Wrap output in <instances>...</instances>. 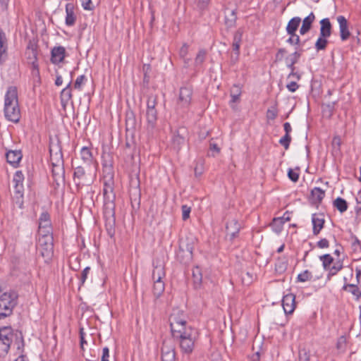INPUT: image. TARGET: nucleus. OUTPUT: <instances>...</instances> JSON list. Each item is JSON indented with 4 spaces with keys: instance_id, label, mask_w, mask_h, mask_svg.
Wrapping results in <instances>:
<instances>
[{
    "instance_id": "nucleus-1",
    "label": "nucleus",
    "mask_w": 361,
    "mask_h": 361,
    "mask_svg": "<svg viewBox=\"0 0 361 361\" xmlns=\"http://www.w3.org/2000/svg\"><path fill=\"white\" fill-rule=\"evenodd\" d=\"M4 113L5 118L14 123L20 121L21 115L18 104V90L15 86H9L4 97Z\"/></svg>"
},
{
    "instance_id": "nucleus-2",
    "label": "nucleus",
    "mask_w": 361,
    "mask_h": 361,
    "mask_svg": "<svg viewBox=\"0 0 361 361\" xmlns=\"http://www.w3.org/2000/svg\"><path fill=\"white\" fill-rule=\"evenodd\" d=\"M49 154L52 177L56 185H59L60 183L64 182L65 178L63 154L59 142L50 144Z\"/></svg>"
},
{
    "instance_id": "nucleus-3",
    "label": "nucleus",
    "mask_w": 361,
    "mask_h": 361,
    "mask_svg": "<svg viewBox=\"0 0 361 361\" xmlns=\"http://www.w3.org/2000/svg\"><path fill=\"white\" fill-rule=\"evenodd\" d=\"M14 341L17 350L23 353L24 339L20 331L13 332L11 327L0 329V355L8 353L11 343Z\"/></svg>"
},
{
    "instance_id": "nucleus-4",
    "label": "nucleus",
    "mask_w": 361,
    "mask_h": 361,
    "mask_svg": "<svg viewBox=\"0 0 361 361\" xmlns=\"http://www.w3.org/2000/svg\"><path fill=\"white\" fill-rule=\"evenodd\" d=\"M198 333L194 328H187L184 331L173 336L179 341L181 351L185 354H190L194 350L195 343L197 338Z\"/></svg>"
},
{
    "instance_id": "nucleus-5",
    "label": "nucleus",
    "mask_w": 361,
    "mask_h": 361,
    "mask_svg": "<svg viewBox=\"0 0 361 361\" xmlns=\"http://www.w3.org/2000/svg\"><path fill=\"white\" fill-rule=\"evenodd\" d=\"M113 176L108 180H104L103 186L104 196V213L111 216L112 212H115V200Z\"/></svg>"
},
{
    "instance_id": "nucleus-6",
    "label": "nucleus",
    "mask_w": 361,
    "mask_h": 361,
    "mask_svg": "<svg viewBox=\"0 0 361 361\" xmlns=\"http://www.w3.org/2000/svg\"><path fill=\"white\" fill-rule=\"evenodd\" d=\"M18 295L14 291L6 292L0 296V319L12 314L17 305Z\"/></svg>"
},
{
    "instance_id": "nucleus-7",
    "label": "nucleus",
    "mask_w": 361,
    "mask_h": 361,
    "mask_svg": "<svg viewBox=\"0 0 361 361\" xmlns=\"http://www.w3.org/2000/svg\"><path fill=\"white\" fill-rule=\"evenodd\" d=\"M38 249L42 257L50 259L54 252L52 233L39 234Z\"/></svg>"
},
{
    "instance_id": "nucleus-8",
    "label": "nucleus",
    "mask_w": 361,
    "mask_h": 361,
    "mask_svg": "<svg viewBox=\"0 0 361 361\" xmlns=\"http://www.w3.org/2000/svg\"><path fill=\"white\" fill-rule=\"evenodd\" d=\"M192 92L190 86H183L180 88L177 103L178 107L183 109L189 107L192 101Z\"/></svg>"
},
{
    "instance_id": "nucleus-9",
    "label": "nucleus",
    "mask_w": 361,
    "mask_h": 361,
    "mask_svg": "<svg viewBox=\"0 0 361 361\" xmlns=\"http://www.w3.org/2000/svg\"><path fill=\"white\" fill-rule=\"evenodd\" d=\"M73 180L78 188H81L85 185H90L91 180L87 179V176L84 166H78L74 169Z\"/></svg>"
},
{
    "instance_id": "nucleus-10",
    "label": "nucleus",
    "mask_w": 361,
    "mask_h": 361,
    "mask_svg": "<svg viewBox=\"0 0 361 361\" xmlns=\"http://www.w3.org/2000/svg\"><path fill=\"white\" fill-rule=\"evenodd\" d=\"M169 321L172 336L184 331L187 328H192L187 325L185 319H180L175 314H172L170 317Z\"/></svg>"
},
{
    "instance_id": "nucleus-11",
    "label": "nucleus",
    "mask_w": 361,
    "mask_h": 361,
    "mask_svg": "<svg viewBox=\"0 0 361 361\" xmlns=\"http://www.w3.org/2000/svg\"><path fill=\"white\" fill-rule=\"evenodd\" d=\"M52 233L50 215L47 212L41 214L39 218L38 234Z\"/></svg>"
},
{
    "instance_id": "nucleus-12",
    "label": "nucleus",
    "mask_w": 361,
    "mask_h": 361,
    "mask_svg": "<svg viewBox=\"0 0 361 361\" xmlns=\"http://www.w3.org/2000/svg\"><path fill=\"white\" fill-rule=\"evenodd\" d=\"M175 347L171 341H164L161 346V361H175Z\"/></svg>"
},
{
    "instance_id": "nucleus-13",
    "label": "nucleus",
    "mask_w": 361,
    "mask_h": 361,
    "mask_svg": "<svg viewBox=\"0 0 361 361\" xmlns=\"http://www.w3.org/2000/svg\"><path fill=\"white\" fill-rule=\"evenodd\" d=\"M282 306L285 314H292L296 307L295 295L293 293H288L283 297Z\"/></svg>"
},
{
    "instance_id": "nucleus-14",
    "label": "nucleus",
    "mask_w": 361,
    "mask_h": 361,
    "mask_svg": "<svg viewBox=\"0 0 361 361\" xmlns=\"http://www.w3.org/2000/svg\"><path fill=\"white\" fill-rule=\"evenodd\" d=\"M312 233L317 235L324 226L325 219L323 213H316L312 215Z\"/></svg>"
},
{
    "instance_id": "nucleus-15",
    "label": "nucleus",
    "mask_w": 361,
    "mask_h": 361,
    "mask_svg": "<svg viewBox=\"0 0 361 361\" xmlns=\"http://www.w3.org/2000/svg\"><path fill=\"white\" fill-rule=\"evenodd\" d=\"M196 242L197 239L193 236L187 237L184 240L180 241L179 249L186 251V258L188 259L193 255V250L195 249Z\"/></svg>"
},
{
    "instance_id": "nucleus-16",
    "label": "nucleus",
    "mask_w": 361,
    "mask_h": 361,
    "mask_svg": "<svg viewBox=\"0 0 361 361\" xmlns=\"http://www.w3.org/2000/svg\"><path fill=\"white\" fill-rule=\"evenodd\" d=\"M66 57V49L62 46L54 47L51 51V62L58 64L62 62Z\"/></svg>"
},
{
    "instance_id": "nucleus-17",
    "label": "nucleus",
    "mask_w": 361,
    "mask_h": 361,
    "mask_svg": "<svg viewBox=\"0 0 361 361\" xmlns=\"http://www.w3.org/2000/svg\"><path fill=\"white\" fill-rule=\"evenodd\" d=\"M337 21L339 25L341 39L342 41H345L350 36L348 20L343 16H338L337 17Z\"/></svg>"
},
{
    "instance_id": "nucleus-18",
    "label": "nucleus",
    "mask_w": 361,
    "mask_h": 361,
    "mask_svg": "<svg viewBox=\"0 0 361 361\" xmlns=\"http://www.w3.org/2000/svg\"><path fill=\"white\" fill-rule=\"evenodd\" d=\"M185 132V128H180L173 133L172 137V145L173 148L177 151H179L181 146L185 143V138L183 135Z\"/></svg>"
},
{
    "instance_id": "nucleus-19",
    "label": "nucleus",
    "mask_w": 361,
    "mask_h": 361,
    "mask_svg": "<svg viewBox=\"0 0 361 361\" xmlns=\"http://www.w3.org/2000/svg\"><path fill=\"white\" fill-rule=\"evenodd\" d=\"M316 16L313 12H311L306 16L302 22V26L300 28V34L304 35L307 34L312 27V23L314 22Z\"/></svg>"
},
{
    "instance_id": "nucleus-20",
    "label": "nucleus",
    "mask_w": 361,
    "mask_h": 361,
    "mask_svg": "<svg viewBox=\"0 0 361 361\" xmlns=\"http://www.w3.org/2000/svg\"><path fill=\"white\" fill-rule=\"evenodd\" d=\"M226 229L227 233L231 235L230 239L232 240L238 236L240 230V225L236 219H232L226 224Z\"/></svg>"
},
{
    "instance_id": "nucleus-21",
    "label": "nucleus",
    "mask_w": 361,
    "mask_h": 361,
    "mask_svg": "<svg viewBox=\"0 0 361 361\" xmlns=\"http://www.w3.org/2000/svg\"><path fill=\"white\" fill-rule=\"evenodd\" d=\"M22 157L20 150H9L6 154V161L14 167L18 165Z\"/></svg>"
},
{
    "instance_id": "nucleus-22",
    "label": "nucleus",
    "mask_w": 361,
    "mask_h": 361,
    "mask_svg": "<svg viewBox=\"0 0 361 361\" xmlns=\"http://www.w3.org/2000/svg\"><path fill=\"white\" fill-rule=\"evenodd\" d=\"M325 197V191L319 187L311 190L310 201L313 204H319Z\"/></svg>"
},
{
    "instance_id": "nucleus-23",
    "label": "nucleus",
    "mask_w": 361,
    "mask_h": 361,
    "mask_svg": "<svg viewBox=\"0 0 361 361\" xmlns=\"http://www.w3.org/2000/svg\"><path fill=\"white\" fill-rule=\"evenodd\" d=\"M66 25L68 26H73L76 21V16L74 13V6L73 4L68 3L66 5Z\"/></svg>"
},
{
    "instance_id": "nucleus-24",
    "label": "nucleus",
    "mask_w": 361,
    "mask_h": 361,
    "mask_svg": "<svg viewBox=\"0 0 361 361\" xmlns=\"http://www.w3.org/2000/svg\"><path fill=\"white\" fill-rule=\"evenodd\" d=\"M147 128L149 130H152L156 125L157 121V109H147L146 111Z\"/></svg>"
},
{
    "instance_id": "nucleus-25",
    "label": "nucleus",
    "mask_w": 361,
    "mask_h": 361,
    "mask_svg": "<svg viewBox=\"0 0 361 361\" xmlns=\"http://www.w3.org/2000/svg\"><path fill=\"white\" fill-rule=\"evenodd\" d=\"M320 30H319V35H321L322 37L323 35L324 37H329L331 35L332 33V25L330 22L329 18H325L320 20Z\"/></svg>"
},
{
    "instance_id": "nucleus-26",
    "label": "nucleus",
    "mask_w": 361,
    "mask_h": 361,
    "mask_svg": "<svg viewBox=\"0 0 361 361\" xmlns=\"http://www.w3.org/2000/svg\"><path fill=\"white\" fill-rule=\"evenodd\" d=\"M25 56L28 63H30L31 66L37 64V47L34 44L28 45L25 51Z\"/></svg>"
},
{
    "instance_id": "nucleus-27",
    "label": "nucleus",
    "mask_w": 361,
    "mask_h": 361,
    "mask_svg": "<svg viewBox=\"0 0 361 361\" xmlns=\"http://www.w3.org/2000/svg\"><path fill=\"white\" fill-rule=\"evenodd\" d=\"M7 39L4 31L0 28V64L3 63L6 58Z\"/></svg>"
},
{
    "instance_id": "nucleus-28",
    "label": "nucleus",
    "mask_w": 361,
    "mask_h": 361,
    "mask_svg": "<svg viewBox=\"0 0 361 361\" xmlns=\"http://www.w3.org/2000/svg\"><path fill=\"white\" fill-rule=\"evenodd\" d=\"M106 219V228L109 235L112 237L114 235V225H115V212H112L111 216L107 213H104Z\"/></svg>"
},
{
    "instance_id": "nucleus-29",
    "label": "nucleus",
    "mask_w": 361,
    "mask_h": 361,
    "mask_svg": "<svg viewBox=\"0 0 361 361\" xmlns=\"http://www.w3.org/2000/svg\"><path fill=\"white\" fill-rule=\"evenodd\" d=\"M302 20L300 17H293L291 18L286 26V32L289 35H294L296 32Z\"/></svg>"
},
{
    "instance_id": "nucleus-30",
    "label": "nucleus",
    "mask_w": 361,
    "mask_h": 361,
    "mask_svg": "<svg viewBox=\"0 0 361 361\" xmlns=\"http://www.w3.org/2000/svg\"><path fill=\"white\" fill-rule=\"evenodd\" d=\"M302 51V49L299 51H295L294 53L290 55V56L286 59V66L290 71L295 69V64L298 62Z\"/></svg>"
},
{
    "instance_id": "nucleus-31",
    "label": "nucleus",
    "mask_w": 361,
    "mask_h": 361,
    "mask_svg": "<svg viewBox=\"0 0 361 361\" xmlns=\"http://www.w3.org/2000/svg\"><path fill=\"white\" fill-rule=\"evenodd\" d=\"M71 81L67 85V86L62 90L61 92L60 99L61 104L63 106H66L68 102L72 98V93L71 90Z\"/></svg>"
},
{
    "instance_id": "nucleus-32",
    "label": "nucleus",
    "mask_w": 361,
    "mask_h": 361,
    "mask_svg": "<svg viewBox=\"0 0 361 361\" xmlns=\"http://www.w3.org/2000/svg\"><path fill=\"white\" fill-rule=\"evenodd\" d=\"M80 157L82 160L87 166H90L94 161L91 149L87 147H83L80 150Z\"/></svg>"
},
{
    "instance_id": "nucleus-33",
    "label": "nucleus",
    "mask_w": 361,
    "mask_h": 361,
    "mask_svg": "<svg viewBox=\"0 0 361 361\" xmlns=\"http://www.w3.org/2000/svg\"><path fill=\"white\" fill-rule=\"evenodd\" d=\"M166 273L164 267L162 264L154 265L152 271V280L153 281H163L162 279L165 277Z\"/></svg>"
},
{
    "instance_id": "nucleus-34",
    "label": "nucleus",
    "mask_w": 361,
    "mask_h": 361,
    "mask_svg": "<svg viewBox=\"0 0 361 361\" xmlns=\"http://www.w3.org/2000/svg\"><path fill=\"white\" fill-rule=\"evenodd\" d=\"M285 214L282 217L274 218L270 224L272 230L277 234L280 233L283 227V224L286 223Z\"/></svg>"
},
{
    "instance_id": "nucleus-35",
    "label": "nucleus",
    "mask_w": 361,
    "mask_h": 361,
    "mask_svg": "<svg viewBox=\"0 0 361 361\" xmlns=\"http://www.w3.org/2000/svg\"><path fill=\"white\" fill-rule=\"evenodd\" d=\"M243 33V32L242 29L240 28L234 34L232 47L233 51L235 54H240V47L242 42Z\"/></svg>"
},
{
    "instance_id": "nucleus-36",
    "label": "nucleus",
    "mask_w": 361,
    "mask_h": 361,
    "mask_svg": "<svg viewBox=\"0 0 361 361\" xmlns=\"http://www.w3.org/2000/svg\"><path fill=\"white\" fill-rule=\"evenodd\" d=\"M152 292L156 298H159L165 290V283L163 281H153Z\"/></svg>"
},
{
    "instance_id": "nucleus-37",
    "label": "nucleus",
    "mask_w": 361,
    "mask_h": 361,
    "mask_svg": "<svg viewBox=\"0 0 361 361\" xmlns=\"http://www.w3.org/2000/svg\"><path fill=\"white\" fill-rule=\"evenodd\" d=\"M343 269V262L341 261H337L334 264L333 266H330L329 269H327L326 271H329L326 279L330 281L333 276L337 274V273Z\"/></svg>"
},
{
    "instance_id": "nucleus-38",
    "label": "nucleus",
    "mask_w": 361,
    "mask_h": 361,
    "mask_svg": "<svg viewBox=\"0 0 361 361\" xmlns=\"http://www.w3.org/2000/svg\"><path fill=\"white\" fill-rule=\"evenodd\" d=\"M237 16L234 10L228 11V13L225 15V24L227 27H232L235 26Z\"/></svg>"
},
{
    "instance_id": "nucleus-39",
    "label": "nucleus",
    "mask_w": 361,
    "mask_h": 361,
    "mask_svg": "<svg viewBox=\"0 0 361 361\" xmlns=\"http://www.w3.org/2000/svg\"><path fill=\"white\" fill-rule=\"evenodd\" d=\"M192 280L195 288H198L201 285L202 274L199 267H196L192 269Z\"/></svg>"
},
{
    "instance_id": "nucleus-40",
    "label": "nucleus",
    "mask_w": 361,
    "mask_h": 361,
    "mask_svg": "<svg viewBox=\"0 0 361 361\" xmlns=\"http://www.w3.org/2000/svg\"><path fill=\"white\" fill-rule=\"evenodd\" d=\"M207 56V51L205 49H199L195 58V66L196 67L200 66L205 61Z\"/></svg>"
},
{
    "instance_id": "nucleus-41",
    "label": "nucleus",
    "mask_w": 361,
    "mask_h": 361,
    "mask_svg": "<svg viewBox=\"0 0 361 361\" xmlns=\"http://www.w3.org/2000/svg\"><path fill=\"white\" fill-rule=\"evenodd\" d=\"M328 38V37H324V35L322 37L319 35V37L314 44V47L317 51L326 49L329 43Z\"/></svg>"
},
{
    "instance_id": "nucleus-42",
    "label": "nucleus",
    "mask_w": 361,
    "mask_h": 361,
    "mask_svg": "<svg viewBox=\"0 0 361 361\" xmlns=\"http://www.w3.org/2000/svg\"><path fill=\"white\" fill-rule=\"evenodd\" d=\"M343 289L352 293L354 296H355L357 300L361 297V290L357 285L345 284L343 287Z\"/></svg>"
},
{
    "instance_id": "nucleus-43",
    "label": "nucleus",
    "mask_w": 361,
    "mask_h": 361,
    "mask_svg": "<svg viewBox=\"0 0 361 361\" xmlns=\"http://www.w3.org/2000/svg\"><path fill=\"white\" fill-rule=\"evenodd\" d=\"M334 206L341 212L343 213L348 209V203L342 197H337L334 201Z\"/></svg>"
},
{
    "instance_id": "nucleus-44",
    "label": "nucleus",
    "mask_w": 361,
    "mask_h": 361,
    "mask_svg": "<svg viewBox=\"0 0 361 361\" xmlns=\"http://www.w3.org/2000/svg\"><path fill=\"white\" fill-rule=\"evenodd\" d=\"M319 259L322 262V266L324 270H327V269H329V267L334 262V258L329 254H325L319 256Z\"/></svg>"
},
{
    "instance_id": "nucleus-45",
    "label": "nucleus",
    "mask_w": 361,
    "mask_h": 361,
    "mask_svg": "<svg viewBox=\"0 0 361 361\" xmlns=\"http://www.w3.org/2000/svg\"><path fill=\"white\" fill-rule=\"evenodd\" d=\"M32 68V75L34 80L35 85L41 83L40 73L39 69V64H34L31 66Z\"/></svg>"
},
{
    "instance_id": "nucleus-46",
    "label": "nucleus",
    "mask_w": 361,
    "mask_h": 361,
    "mask_svg": "<svg viewBox=\"0 0 361 361\" xmlns=\"http://www.w3.org/2000/svg\"><path fill=\"white\" fill-rule=\"evenodd\" d=\"M186 251L184 250H180L178 249V251L176 253V257L178 259V260L180 261V263H183V264H188L190 262H191L192 259V256H191L190 257H189L188 259L186 258Z\"/></svg>"
},
{
    "instance_id": "nucleus-47",
    "label": "nucleus",
    "mask_w": 361,
    "mask_h": 361,
    "mask_svg": "<svg viewBox=\"0 0 361 361\" xmlns=\"http://www.w3.org/2000/svg\"><path fill=\"white\" fill-rule=\"evenodd\" d=\"M312 273L308 270H305L303 272L299 274L297 276V282H306L308 281L312 280Z\"/></svg>"
},
{
    "instance_id": "nucleus-48",
    "label": "nucleus",
    "mask_w": 361,
    "mask_h": 361,
    "mask_svg": "<svg viewBox=\"0 0 361 361\" xmlns=\"http://www.w3.org/2000/svg\"><path fill=\"white\" fill-rule=\"evenodd\" d=\"M13 202L20 209H23L24 204V194H14L13 197Z\"/></svg>"
},
{
    "instance_id": "nucleus-49",
    "label": "nucleus",
    "mask_w": 361,
    "mask_h": 361,
    "mask_svg": "<svg viewBox=\"0 0 361 361\" xmlns=\"http://www.w3.org/2000/svg\"><path fill=\"white\" fill-rule=\"evenodd\" d=\"M24 175L21 171H17L13 176L14 185H23Z\"/></svg>"
},
{
    "instance_id": "nucleus-50",
    "label": "nucleus",
    "mask_w": 361,
    "mask_h": 361,
    "mask_svg": "<svg viewBox=\"0 0 361 361\" xmlns=\"http://www.w3.org/2000/svg\"><path fill=\"white\" fill-rule=\"evenodd\" d=\"M157 104V99L156 96L150 95L148 97L147 102V109H156Z\"/></svg>"
},
{
    "instance_id": "nucleus-51",
    "label": "nucleus",
    "mask_w": 361,
    "mask_h": 361,
    "mask_svg": "<svg viewBox=\"0 0 361 361\" xmlns=\"http://www.w3.org/2000/svg\"><path fill=\"white\" fill-rule=\"evenodd\" d=\"M291 142V136L290 135L285 134L284 136H283L279 140V143L284 147L286 149H288L290 146V143Z\"/></svg>"
},
{
    "instance_id": "nucleus-52",
    "label": "nucleus",
    "mask_w": 361,
    "mask_h": 361,
    "mask_svg": "<svg viewBox=\"0 0 361 361\" xmlns=\"http://www.w3.org/2000/svg\"><path fill=\"white\" fill-rule=\"evenodd\" d=\"M86 80L87 79L85 75H81L78 76L74 82V88L80 90L82 88V85L84 84Z\"/></svg>"
},
{
    "instance_id": "nucleus-53",
    "label": "nucleus",
    "mask_w": 361,
    "mask_h": 361,
    "mask_svg": "<svg viewBox=\"0 0 361 361\" xmlns=\"http://www.w3.org/2000/svg\"><path fill=\"white\" fill-rule=\"evenodd\" d=\"M135 123H136V120H135L134 114L133 112L128 114L127 118H126L127 127L130 126L131 128H133L135 126Z\"/></svg>"
},
{
    "instance_id": "nucleus-54",
    "label": "nucleus",
    "mask_w": 361,
    "mask_h": 361,
    "mask_svg": "<svg viewBox=\"0 0 361 361\" xmlns=\"http://www.w3.org/2000/svg\"><path fill=\"white\" fill-rule=\"evenodd\" d=\"M182 210V219L183 221H186L190 217V214L191 212V207L184 204L181 207Z\"/></svg>"
},
{
    "instance_id": "nucleus-55",
    "label": "nucleus",
    "mask_w": 361,
    "mask_h": 361,
    "mask_svg": "<svg viewBox=\"0 0 361 361\" xmlns=\"http://www.w3.org/2000/svg\"><path fill=\"white\" fill-rule=\"evenodd\" d=\"M346 345V338L345 336H341L338 338L337 343H336V348L338 350L344 351Z\"/></svg>"
},
{
    "instance_id": "nucleus-56",
    "label": "nucleus",
    "mask_w": 361,
    "mask_h": 361,
    "mask_svg": "<svg viewBox=\"0 0 361 361\" xmlns=\"http://www.w3.org/2000/svg\"><path fill=\"white\" fill-rule=\"evenodd\" d=\"M286 42L290 44L298 45L300 43V39L299 35L294 33V35H290V37L286 40Z\"/></svg>"
},
{
    "instance_id": "nucleus-57",
    "label": "nucleus",
    "mask_w": 361,
    "mask_h": 361,
    "mask_svg": "<svg viewBox=\"0 0 361 361\" xmlns=\"http://www.w3.org/2000/svg\"><path fill=\"white\" fill-rule=\"evenodd\" d=\"M90 267H87L82 270L81 275H80V286L83 285L84 283L85 282V281L87 278V275L90 273Z\"/></svg>"
},
{
    "instance_id": "nucleus-58",
    "label": "nucleus",
    "mask_w": 361,
    "mask_h": 361,
    "mask_svg": "<svg viewBox=\"0 0 361 361\" xmlns=\"http://www.w3.org/2000/svg\"><path fill=\"white\" fill-rule=\"evenodd\" d=\"M288 176L289 179L294 183H296L299 179V173L293 171L292 169H289L288 171Z\"/></svg>"
},
{
    "instance_id": "nucleus-59",
    "label": "nucleus",
    "mask_w": 361,
    "mask_h": 361,
    "mask_svg": "<svg viewBox=\"0 0 361 361\" xmlns=\"http://www.w3.org/2000/svg\"><path fill=\"white\" fill-rule=\"evenodd\" d=\"M278 114V111L276 108L269 109L267 111V118L269 120H274Z\"/></svg>"
},
{
    "instance_id": "nucleus-60",
    "label": "nucleus",
    "mask_w": 361,
    "mask_h": 361,
    "mask_svg": "<svg viewBox=\"0 0 361 361\" xmlns=\"http://www.w3.org/2000/svg\"><path fill=\"white\" fill-rule=\"evenodd\" d=\"M350 237H351L352 240H353L351 244L352 247L354 249V250H356L357 247H361L360 241L352 232H350Z\"/></svg>"
},
{
    "instance_id": "nucleus-61",
    "label": "nucleus",
    "mask_w": 361,
    "mask_h": 361,
    "mask_svg": "<svg viewBox=\"0 0 361 361\" xmlns=\"http://www.w3.org/2000/svg\"><path fill=\"white\" fill-rule=\"evenodd\" d=\"M299 361H310V355L305 350H300L298 355Z\"/></svg>"
},
{
    "instance_id": "nucleus-62",
    "label": "nucleus",
    "mask_w": 361,
    "mask_h": 361,
    "mask_svg": "<svg viewBox=\"0 0 361 361\" xmlns=\"http://www.w3.org/2000/svg\"><path fill=\"white\" fill-rule=\"evenodd\" d=\"M82 8L86 11H92L94 6H92L91 0H80Z\"/></svg>"
},
{
    "instance_id": "nucleus-63",
    "label": "nucleus",
    "mask_w": 361,
    "mask_h": 361,
    "mask_svg": "<svg viewBox=\"0 0 361 361\" xmlns=\"http://www.w3.org/2000/svg\"><path fill=\"white\" fill-rule=\"evenodd\" d=\"M188 49L189 47L187 44L185 43L183 44L179 51V54L181 58L185 59L187 56L188 54Z\"/></svg>"
},
{
    "instance_id": "nucleus-64",
    "label": "nucleus",
    "mask_w": 361,
    "mask_h": 361,
    "mask_svg": "<svg viewBox=\"0 0 361 361\" xmlns=\"http://www.w3.org/2000/svg\"><path fill=\"white\" fill-rule=\"evenodd\" d=\"M317 246L321 249L329 247V242L326 238H322L317 243Z\"/></svg>"
}]
</instances>
